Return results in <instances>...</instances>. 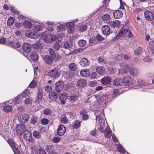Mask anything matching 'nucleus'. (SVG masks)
Instances as JSON below:
<instances>
[{"label": "nucleus", "instance_id": "nucleus-17", "mask_svg": "<svg viewBox=\"0 0 154 154\" xmlns=\"http://www.w3.org/2000/svg\"><path fill=\"white\" fill-rule=\"evenodd\" d=\"M113 16L116 19H119L121 18L123 15L122 12L120 10H117L113 12Z\"/></svg>", "mask_w": 154, "mask_h": 154}, {"label": "nucleus", "instance_id": "nucleus-63", "mask_svg": "<svg viewBox=\"0 0 154 154\" xmlns=\"http://www.w3.org/2000/svg\"><path fill=\"white\" fill-rule=\"evenodd\" d=\"M48 120L46 118H44L41 120V122L43 125H46L48 123Z\"/></svg>", "mask_w": 154, "mask_h": 154}, {"label": "nucleus", "instance_id": "nucleus-9", "mask_svg": "<svg viewBox=\"0 0 154 154\" xmlns=\"http://www.w3.org/2000/svg\"><path fill=\"white\" fill-rule=\"evenodd\" d=\"M82 98L79 94H73L71 95L69 98V100L72 103H74L79 100H81Z\"/></svg>", "mask_w": 154, "mask_h": 154}, {"label": "nucleus", "instance_id": "nucleus-46", "mask_svg": "<svg viewBox=\"0 0 154 154\" xmlns=\"http://www.w3.org/2000/svg\"><path fill=\"white\" fill-rule=\"evenodd\" d=\"M97 72L99 74H102L105 71L104 68L102 66H99L96 69Z\"/></svg>", "mask_w": 154, "mask_h": 154}, {"label": "nucleus", "instance_id": "nucleus-28", "mask_svg": "<svg viewBox=\"0 0 154 154\" xmlns=\"http://www.w3.org/2000/svg\"><path fill=\"white\" fill-rule=\"evenodd\" d=\"M86 83V81L85 80L82 79L77 82V85L80 87H83L85 86Z\"/></svg>", "mask_w": 154, "mask_h": 154}, {"label": "nucleus", "instance_id": "nucleus-59", "mask_svg": "<svg viewBox=\"0 0 154 154\" xmlns=\"http://www.w3.org/2000/svg\"><path fill=\"white\" fill-rule=\"evenodd\" d=\"M51 110L49 109H45L44 110V113L45 115H48L51 114Z\"/></svg>", "mask_w": 154, "mask_h": 154}, {"label": "nucleus", "instance_id": "nucleus-29", "mask_svg": "<svg viewBox=\"0 0 154 154\" xmlns=\"http://www.w3.org/2000/svg\"><path fill=\"white\" fill-rule=\"evenodd\" d=\"M95 98L98 102L99 103H100L105 100L106 97L104 95H98L96 96Z\"/></svg>", "mask_w": 154, "mask_h": 154}, {"label": "nucleus", "instance_id": "nucleus-41", "mask_svg": "<svg viewBox=\"0 0 154 154\" xmlns=\"http://www.w3.org/2000/svg\"><path fill=\"white\" fill-rule=\"evenodd\" d=\"M80 125V122L78 120H75L73 122L72 126L74 128L77 129L79 127Z\"/></svg>", "mask_w": 154, "mask_h": 154}, {"label": "nucleus", "instance_id": "nucleus-5", "mask_svg": "<svg viewBox=\"0 0 154 154\" xmlns=\"http://www.w3.org/2000/svg\"><path fill=\"white\" fill-rule=\"evenodd\" d=\"M128 29L126 26H123L118 32L117 36V38L125 36L128 31Z\"/></svg>", "mask_w": 154, "mask_h": 154}, {"label": "nucleus", "instance_id": "nucleus-62", "mask_svg": "<svg viewBox=\"0 0 154 154\" xmlns=\"http://www.w3.org/2000/svg\"><path fill=\"white\" fill-rule=\"evenodd\" d=\"M36 86V82L35 81H32L29 85V87L30 88H33Z\"/></svg>", "mask_w": 154, "mask_h": 154}, {"label": "nucleus", "instance_id": "nucleus-12", "mask_svg": "<svg viewBox=\"0 0 154 154\" xmlns=\"http://www.w3.org/2000/svg\"><path fill=\"white\" fill-rule=\"evenodd\" d=\"M66 128L63 125H60L57 129V134L59 136H62L65 133Z\"/></svg>", "mask_w": 154, "mask_h": 154}, {"label": "nucleus", "instance_id": "nucleus-35", "mask_svg": "<svg viewBox=\"0 0 154 154\" xmlns=\"http://www.w3.org/2000/svg\"><path fill=\"white\" fill-rule=\"evenodd\" d=\"M32 47L34 49L38 50L42 48V44L40 42H38L33 44L32 45Z\"/></svg>", "mask_w": 154, "mask_h": 154}, {"label": "nucleus", "instance_id": "nucleus-31", "mask_svg": "<svg viewBox=\"0 0 154 154\" xmlns=\"http://www.w3.org/2000/svg\"><path fill=\"white\" fill-rule=\"evenodd\" d=\"M43 27L40 25H36L32 28L34 32H37L38 31H41L43 29Z\"/></svg>", "mask_w": 154, "mask_h": 154}, {"label": "nucleus", "instance_id": "nucleus-37", "mask_svg": "<svg viewBox=\"0 0 154 154\" xmlns=\"http://www.w3.org/2000/svg\"><path fill=\"white\" fill-rule=\"evenodd\" d=\"M83 51V49L82 48H77L74 49L72 52H70L68 54L69 55L70 54H76L78 53H82Z\"/></svg>", "mask_w": 154, "mask_h": 154}, {"label": "nucleus", "instance_id": "nucleus-52", "mask_svg": "<svg viewBox=\"0 0 154 154\" xmlns=\"http://www.w3.org/2000/svg\"><path fill=\"white\" fill-rule=\"evenodd\" d=\"M33 136L36 138H39L41 137L40 133L37 131H34L33 133Z\"/></svg>", "mask_w": 154, "mask_h": 154}, {"label": "nucleus", "instance_id": "nucleus-58", "mask_svg": "<svg viewBox=\"0 0 154 154\" xmlns=\"http://www.w3.org/2000/svg\"><path fill=\"white\" fill-rule=\"evenodd\" d=\"M7 142L11 147L13 148L15 147V143L12 140L8 139L7 140Z\"/></svg>", "mask_w": 154, "mask_h": 154}, {"label": "nucleus", "instance_id": "nucleus-45", "mask_svg": "<svg viewBox=\"0 0 154 154\" xmlns=\"http://www.w3.org/2000/svg\"><path fill=\"white\" fill-rule=\"evenodd\" d=\"M143 52L141 48L139 47L136 48L134 51V54L135 55H138L142 54Z\"/></svg>", "mask_w": 154, "mask_h": 154}, {"label": "nucleus", "instance_id": "nucleus-23", "mask_svg": "<svg viewBox=\"0 0 154 154\" xmlns=\"http://www.w3.org/2000/svg\"><path fill=\"white\" fill-rule=\"evenodd\" d=\"M31 59L34 62L36 61L38 59V56L37 53L35 52H33L30 54Z\"/></svg>", "mask_w": 154, "mask_h": 154}, {"label": "nucleus", "instance_id": "nucleus-34", "mask_svg": "<svg viewBox=\"0 0 154 154\" xmlns=\"http://www.w3.org/2000/svg\"><path fill=\"white\" fill-rule=\"evenodd\" d=\"M110 18V15L108 14H103L102 15L101 17V19L104 21L109 20Z\"/></svg>", "mask_w": 154, "mask_h": 154}, {"label": "nucleus", "instance_id": "nucleus-57", "mask_svg": "<svg viewBox=\"0 0 154 154\" xmlns=\"http://www.w3.org/2000/svg\"><path fill=\"white\" fill-rule=\"evenodd\" d=\"M135 83L137 84L138 86L141 85H143L144 84V82L143 80L141 79H139L137 80V81L135 82Z\"/></svg>", "mask_w": 154, "mask_h": 154}, {"label": "nucleus", "instance_id": "nucleus-11", "mask_svg": "<svg viewBox=\"0 0 154 154\" xmlns=\"http://www.w3.org/2000/svg\"><path fill=\"white\" fill-rule=\"evenodd\" d=\"M102 33L104 35L107 36L110 33V30L109 27L107 25L103 26L102 27Z\"/></svg>", "mask_w": 154, "mask_h": 154}, {"label": "nucleus", "instance_id": "nucleus-55", "mask_svg": "<svg viewBox=\"0 0 154 154\" xmlns=\"http://www.w3.org/2000/svg\"><path fill=\"white\" fill-rule=\"evenodd\" d=\"M64 36V35L63 34H61V35H52V38H53V41H54L56 40L57 39H58L60 37V38H62Z\"/></svg>", "mask_w": 154, "mask_h": 154}, {"label": "nucleus", "instance_id": "nucleus-16", "mask_svg": "<svg viewBox=\"0 0 154 154\" xmlns=\"http://www.w3.org/2000/svg\"><path fill=\"white\" fill-rule=\"evenodd\" d=\"M45 150L49 154H52L54 151V148L52 145H47L45 147Z\"/></svg>", "mask_w": 154, "mask_h": 154}, {"label": "nucleus", "instance_id": "nucleus-49", "mask_svg": "<svg viewBox=\"0 0 154 154\" xmlns=\"http://www.w3.org/2000/svg\"><path fill=\"white\" fill-rule=\"evenodd\" d=\"M12 107L11 105L5 106L3 109L4 111L6 112H8L12 109Z\"/></svg>", "mask_w": 154, "mask_h": 154}, {"label": "nucleus", "instance_id": "nucleus-7", "mask_svg": "<svg viewBox=\"0 0 154 154\" xmlns=\"http://www.w3.org/2000/svg\"><path fill=\"white\" fill-rule=\"evenodd\" d=\"M122 84L125 86H129L132 83V79L129 76L124 77L122 79Z\"/></svg>", "mask_w": 154, "mask_h": 154}, {"label": "nucleus", "instance_id": "nucleus-53", "mask_svg": "<svg viewBox=\"0 0 154 154\" xmlns=\"http://www.w3.org/2000/svg\"><path fill=\"white\" fill-rule=\"evenodd\" d=\"M67 98V95L65 93L61 94L59 96L60 100H66Z\"/></svg>", "mask_w": 154, "mask_h": 154}, {"label": "nucleus", "instance_id": "nucleus-18", "mask_svg": "<svg viewBox=\"0 0 154 154\" xmlns=\"http://www.w3.org/2000/svg\"><path fill=\"white\" fill-rule=\"evenodd\" d=\"M108 24L114 28L118 27L120 24V23L118 20H116L113 21L109 20L108 22Z\"/></svg>", "mask_w": 154, "mask_h": 154}, {"label": "nucleus", "instance_id": "nucleus-54", "mask_svg": "<svg viewBox=\"0 0 154 154\" xmlns=\"http://www.w3.org/2000/svg\"><path fill=\"white\" fill-rule=\"evenodd\" d=\"M57 31H63L64 29V25L61 24H58L57 26Z\"/></svg>", "mask_w": 154, "mask_h": 154}, {"label": "nucleus", "instance_id": "nucleus-4", "mask_svg": "<svg viewBox=\"0 0 154 154\" xmlns=\"http://www.w3.org/2000/svg\"><path fill=\"white\" fill-rule=\"evenodd\" d=\"M48 75L49 77L54 79H55L60 76V73L58 69H54L49 72Z\"/></svg>", "mask_w": 154, "mask_h": 154}, {"label": "nucleus", "instance_id": "nucleus-25", "mask_svg": "<svg viewBox=\"0 0 154 154\" xmlns=\"http://www.w3.org/2000/svg\"><path fill=\"white\" fill-rule=\"evenodd\" d=\"M81 75L84 77H86L90 75V72L88 69H82L80 72Z\"/></svg>", "mask_w": 154, "mask_h": 154}, {"label": "nucleus", "instance_id": "nucleus-24", "mask_svg": "<svg viewBox=\"0 0 154 154\" xmlns=\"http://www.w3.org/2000/svg\"><path fill=\"white\" fill-rule=\"evenodd\" d=\"M26 35L29 38L35 39L36 36L34 32L31 31L30 30L27 31L25 33Z\"/></svg>", "mask_w": 154, "mask_h": 154}, {"label": "nucleus", "instance_id": "nucleus-21", "mask_svg": "<svg viewBox=\"0 0 154 154\" xmlns=\"http://www.w3.org/2000/svg\"><path fill=\"white\" fill-rule=\"evenodd\" d=\"M54 59H53L52 57H51L49 56L48 55L45 56L44 57V60L45 62V63L48 64H51Z\"/></svg>", "mask_w": 154, "mask_h": 154}, {"label": "nucleus", "instance_id": "nucleus-33", "mask_svg": "<svg viewBox=\"0 0 154 154\" xmlns=\"http://www.w3.org/2000/svg\"><path fill=\"white\" fill-rule=\"evenodd\" d=\"M77 64L74 63H71L70 64L69 66V69L72 71L76 70L77 68Z\"/></svg>", "mask_w": 154, "mask_h": 154}, {"label": "nucleus", "instance_id": "nucleus-19", "mask_svg": "<svg viewBox=\"0 0 154 154\" xmlns=\"http://www.w3.org/2000/svg\"><path fill=\"white\" fill-rule=\"evenodd\" d=\"M113 84L116 86L122 85V79L119 78H116L113 81Z\"/></svg>", "mask_w": 154, "mask_h": 154}, {"label": "nucleus", "instance_id": "nucleus-2", "mask_svg": "<svg viewBox=\"0 0 154 154\" xmlns=\"http://www.w3.org/2000/svg\"><path fill=\"white\" fill-rule=\"evenodd\" d=\"M78 19L73 20L71 22H68L66 24V26L68 27L67 29V32L70 33H72L75 31L74 23L78 21Z\"/></svg>", "mask_w": 154, "mask_h": 154}, {"label": "nucleus", "instance_id": "nucleus-10", "mask_svg": "<svg viewBox=\"0 0 154 154\" xmlns=\"http://www.w3.org/2000/svg\"><path fill=\"white\" fill-rule=\"evenodd\" d=\"M145 18L148 20L151 21L154 18V15L151 11H146L144 12Z\"/></svg>", "mask_w": 154, "mask_h": 154}, {"label": "nucleus", "instance_id": "nucleus-48", "mask_svg": "<svg viewBox=\"0 0 154 154\" xmlns=\"http://www.w3.org/2000/svg\"><path fill=\"white\" fill-rule=\"evenodd\" d=\"M78 44L80 47H83L86 44V41L83 39H81L79 41Z\"/></svg>", "mask_w": 154, "mask_h": 154}, {"label": "nucleus", "instance_id": "nucleus-15", "mask_svg": "<svg viewBox=\"0 0 154 154\" xmlns=\"http://www.w3.org/2000/svg\"><path fill=\"white\" fill-rule=\"evenodd\" d=\"M90 62L86 58H83L80 61V64L82 67H86L89 65Z\"/></svg>", "mask_w": 154, "mask_h": 154}, {"label": "nucleus", "instance_id": "nucleus-64", "mask_svg": "<svg viewBox=\"0 0 154 154\" xmlns=\"http://www.w3.org/2000/svg\"><path fill=\"white\" fill-rule=\"evenodd\" d=\"M60 47V44L59 43H56L54 45V48L56 50H58Z\"/></svg>", "mask_w": 154, "mask_h": 154}, {"label": "nucleus", "instance_id": "nucleus-26", "mask_svg": "<svg viewBox=\"0 0 154 154\" xmlns=\"http://www.w3.org/2000/svg\"><path fill=\"white\" fill-rule=\"evenodd\" d=\"M9 45L12 47L15 48H19L20 46V45L16 41L12 42L9 41Z\"/></svg>", "mask_w": 154, "mask_h": 154}, {"label": "nucleus", "instance_id": "nucleus-60", "mask_svg": "<svg viewBox=\"0 0 154 154\" xmlns=\"http://www.w3.org/2000/svg\"><path fill=\"white\" fill-rule=\"evenodd\" d=\"M60 121L63 123L66 124L68 122V120L66 116H63L62 117Z\"/></svg>", "mask_w": 154, "mask_h": 154}, {"label": "nucleus", "instance_id": "nucleus-8", "mask_svg": "<svg viewBox=\"0 0 154 154\" xmlns=\"http://www.w3.org/2000/svg\"><path fill=\"white\" fill-rule=\"evenodd\" d=\"M29 119V116L26 114L20 115L18 118L19 121L20 122L23 123L26 122L28 121Z\"/></svg>", "mask_w": 154, "mask_h": 154}, {"label": "nucleus", "instance_id": "nucleus-61", "mask_svg": "<svg viewBox=\"0 0 154 154\" xmlns=\"http://www.w3.org/2000/svg\"><path fill=\"white\" fill-rule=\"evenodd\" d=\"M38 120L37 118L33 117L31 119V123L33 125L35 124L37 122Z\"/></svg>", "mask_w": 154, "mask_h": 154}, {"label": "nucleus", "instance_id": "nucleus-14", "mask_svg": "<svg viewBox=\"0 0 154 154\" xmlns=\"http://www.w3.org/2000/svg\"><path fill=\"white\" fill-rule=\"evenodd\" d=\"M31 46L29 44L25 43L23 45V49L26 53L28 54L31 51Z\"/></svg>", "mask_w": 154, "mask_h": 154}, {"label": "nucleus", "instance_id": "nucleus-38", "mask_svg": "<svg viewBox=\"0 0 154 154\" xmlns=\"http://www.w3.org/2000/svg\"><path fill=\"white\" fill-rule=\"evenodd\" d=\"M49 97L50 99L53 101L56 100L57 98V96L55 93L52 92L51 94L49 95Z\"/></svg>", "mask_w": 154, "mask_h": 154}, {"label": "nucleus", "instance_id": "nucleus-22", "mask_svg": "<svg viewBox=\"0 0 154 154\" xmlns=\"http://www.w3.org/2000/svg\"><path fill=\"white\" fill-rule=\"evenodd\" d=\"M52 35L47 34L45 35L44 41L46 43H49L53 41Z\"/></svg>", "mask_w": 154, "mask_h": 154}, {"label": "nucleus", "instance_id": "nucleus-32", "mask_svg": "<svg viewBox=\"0 0 154 154\" xmlns=\"http://www.w3.org/2000/svg\"><path fill=\"white\" fill-rule=\"evenodd\" d=\"M104 133V135L107 138L110 137L112 135L111 131L109 128L107 127L106 128Z\"/></svg>", "mask_w": 154, "mask_h": 154}, {"label": "nucleus", "instance_id": "nucleus-20", "mask_svg": "<svg viewBox=\"0 0 154 154\" xmlns=\"http://www.w3.org/2000/svg\"><path fill=\"white\" fill-rule=\"evenodd\" d=\"M111 78L109 76H105L101 79L102 83L103 84H108L110 83L111 82Z\"/></svg>", "mask_w": 154, "mask_h": 154}, {"label": "nucleus", "instance_id": "nucleus-42", "mask_svg": "<svg viewBox=\"0 0 154 154\" xmlns=\"http://www.w3.org/2000/svg\"><path fill=\"white\" fill-rule=\"evenodd\" d=\"M72 46V45L70 41L66 42L64 45V48L67 49L71 48Z\"/></svg>", "mask_w": 154, "mask_h": 154}, {"label": "nucleus", "instance_id": "nucleus-36", "mask_svg": "<svg viewBox=\"0 0 154 154\" xmlns=\"http://www.w3.org/2000/svg\"><path fill=\"white\" fill-rule=\"evenodd\" d=\"M20 96H18L12 101V104H14V105L18 104L20 103Z\"/></svg>", "mask_w": 154, "mask_h": 154}, {"label": "nucleus", "instance_id": "nucleus-44", "mask_svg": "<svg viewBox=\"0 0 154 154\" xmlns=\"http://www.w3.org/2000/svg\"><path fill=\"white\" fill-rule=\"evenodd\" d=\"M23 25L26 28L30 29L32 27V24L29 21H26L23 22Z\"/></svg>", "mask_w": 154, "mask_h": 154}, {"label": "nucleus", "instance_id": "nucleus-51", "mask_svg": "<svg viewBox=\"0 0 154 154\" xmlns=\"http://www.w3.org/2000/svg\"><path fill=\"white\" fill-rule=\"evenodd\" d=\"M43 93L42 90L41 88H39L38 91V99L41 100L42 98Z\"/></svg>", "mask_w": 154, "mask_h": 154}, {"label": "nucleus", "instance_id": "nucleus-6", "mask_svg": "<svg viewBox=\"0 0 154 154\" xmlns=\"http://www.w3.org/2000/svg\"><path fill=\"white\" fill-rule=\"evenodd\" d=\"M63 82L61 81H59L55 84V89L56 91L59 93L64 87Z\"/></svg>", "mask_w": 154, "mask_h": 154}, {"label": "nucleus", "instance_id": "nucleus-50", "mask_svg": "<svg viewBox=\"0 0 154 154\" xmlns=\"http://www.w3.org/2000/svg\"><path fill=\"white\" fill-rule=\"evenodd\" d=\"M128 66V65H126L125 66V67L124 68H122L119 69V72L121 74H124L126 73L127 71V68Z\"/></svg>", "mask_w": 154, "mask_h": 154}, {"label": "nucleus", "instance_id": "nucleus-40", "mask_svg": "<svg viewBox=\"0 0 154 154\" xmlns=\"http://www.w3.org/2000/svg\"><path fill=\"white\" fill-rule=\"evenodd\" d=\"M152 34L151 31H150V32L148 34H146L145 36V39L146 41H149L150 39L152 41L153 40L152 37Z\"/></svg>", "mask_w": 154, "mask_h": 154}, {"label": "nucleus", "instance_id": "nucleus-56", "mask_svg": "<svg viewBox=\"0 0 154 154\" xmlns=\"http://www.w3.org/2000/svg\"><path fill=\"white\" fill-rule=\"evenodd\" d=\"M117 149L119 152L122 153H124L125 152V150L120 144H117Z\"/></svg>", "mask_w": 154, "mask_h": 154}, {"label": "nucleus", "instance_id": "nucleus-39", "mask_svg": "<svg viewBox=\"0 0 154 154\" xmlns=\"http://www.w3.org/2000/svg\"><path fill=\"white\" fill-rule=\"evenodd\" d=\"M32 100L29 98H26L23 101L24 103L26 106L31 105L32 103Z\"/></svg>", "mask_w": 154, "mask_h": 154}, {"label": "nucleus", "instance_id": "nucleus-43", "mask_svg": "<svg viewBox=\"0 0 154 154\" xmlns=\"http://www.w3.org/2000/svg\"><path fill=\"white\" fill-rule=\"evenodd\" d=\"M29 91L28 89H26L23 91L20 94V96H22L23 97H26L28 96L29 94Z\"/></svg>", "mask_w": 154, "mask_h": 154}, {"label": "nucleus", "instance_id": "nucleus-3", "mask_svg": "<svg viewBox=\"0 0 154 154\" xmlns=\"http://www.w3.org/2000/svg\"><path fill=\"white\" fill-rule=\"evenodd\" d=\"M22 132L24 133L23 135L24 139L32 143L33 142V140L32 138V134L31 132L28 130H23Z\"/></svg>", "mask_w": 154, "mask_h": 154}, {"label": "nucleus", "instance_id": "nucleus-13", "mask_svg": "<svg viewBox=\"0 0 154 154\" xmlns=\"http://www.w3.org/2000/svg\"><path fill=\"white\" fill-rule=\"evenodd\" d=\"M129 72L131 75L134 76H137L139 74L138 70L135 67L131 68L129 70Z\"/></svg>", "mask_w": 154, "mask_h": 154}, {"label": "nucleus", "instance_id": "nucleus-30", "mask_svg": "<svg viewBox=\"0 0 154 154\" xmlns=\"http://www.w3.org/2000/svg\"><path fill=\"white\" fill-rule=\"evenodd\" d=\"M78 29L81 32H84L87 29V26L85 24H80L77 27Z\"/></svg>", "mask_w": 154, "mask_h": 154}, {"label": "nucleus", "instance_id": "nucleus-47", "mask_svg": "<svg viewBox=\"0 0 154 154\" xmlns=\"http://www.w3.org/2000/svg\"><path fill=\"white\" fill-rule=\"evenodd\" d=\"M14 20L12 17H9L7 21V24L9 26L12 25L14 22Z\"/></svg>", "mask_w": 154, "mask_h": 154}, {"label": "nucleus", "instance_id": "nucleus-27", "mask_svg": "<svg viewBox=\"0 0 154 154\" xmlns=\"http://www.w3.org/2000/svg\"><path fill=\"white\" fill-rule=\"evenodd\" d=\"M48 51L50 55L49 56L53 59H55L56 57V54L54 50L50 48L48 49Z\"/></svg>", "mask_w": 154, "mask_h": 154}, {"label": "nucleus", "instance_id": "nucleus-1", "mask_svg": "<svg viewBox=\"0 0 154 154\" xmlns=\"http://www.w3.org/2000/svg\"><path fill=\"white\" fill-rule=\"evenodd\" d=\"M98 111L96 110L95 111V113L96 117V126L98 125L100 126L99 128V131L102 133L104 132L103 127L104 125L105 120L103 119L104 114L101 112V114H98Z\"/></svg>", "mask_w": 154, "mask_h": 154}]
</instances>
